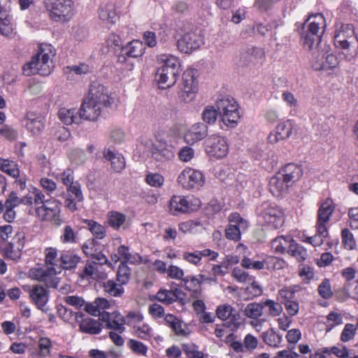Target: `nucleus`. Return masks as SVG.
<instances>
[{
    "label": "nucleus",
    "mask_w": 358,
    "mask_h": 358,
    "mask_svg": "<svg viewBox=\"0 0 358 358\" xmlns=\"http://www.w3.org/2000/svg\"><path fill=\"white\" fill-rule=\"evenodd\" d=\"M182 350L187 358H204L203 352L193 343L182 344Z\"/></svg>",
    "instance_id": "obj_45"
},
{
    "label": "nucleus",
    "mask_w": 358,
    "mask_h": 358,
    "mask_svg": "<svg viewBox=\"0 0 358 358\" xmlns=\"http://www.w3.org/2000/svg\"><path fill=\"white\" fill-rule=\"evenodd\" d=\"M342 243L347 250H353L356 247V242L353 234L348 229H344L341 231Z\"/></svg>",
    "instance_id": "obj_55"
},
{
    "label": "nucleus",
    "mask_w": 358,
    "mask_h": 358,
    "mask_svg": "<svg viewBox=\"0 0 358 358\" xmlns=\"http://www.w3.org/2000/svg\"><path fill=\"white\" fill-rule=\"evenodd\" d=\"M202 257H209L210 260H215L218 257V253L210 249L195 250L194 252H185L182 253V259L194 265H198Z\"/></svg>",
    "instance_id": "obj_22"
},
{
    "label": "nucleus",
    "mask_w": 358,
    "mask_h": 358,
    "mask_svg": "<svg viewBox=\"0 0 358 358\" xmlns=\"http://www.w3.org/2000/svg\"><path fill=\"white\" fill-rule=\"evenodd\" d=\"M79 276L82 279L92 278L94 280L105 278L106 274L104 272H99L96 262L87 261L82 270L79 271Z\"/></svg>",
    "instance_id": "obj_27"
},
{
    "label": "nucleus",
    "mask_w": 358,
    "mask_h": 358,
    "mask_svg": "<svg viewBox=\"0 0 358 358\" xmlns=\"http://www.w3.org/2000/svg\"><path fill=\"white\" fill-rule=\"evenodd\" d=\"M80 257L71 251H65L60 255V269L74 268L79 263Z\"/></svg>",
    "instance_id": "obj_34"
},
{
    "label": "nucleus",
    "mask_w": 358,
    "mask_h": 358,
    "mask_svg": "<svg viewBox=\"0 0 358 358\" xmlns=\"http://www.w3.org/2000/svg\"><path fill=\"white\" fill-rule=\"evenodd\" d=\"M326 22L321 13L310 16L302 24V44L305 49L313 51L312 67L315 71L333 69L339 64L336 55L329 46L322 48L321 38L326 28Z\"/></svg>",
    "instance_id": "obj_1"
},
{
    "label": "nucleus",
    "mask_w": 358,
    "mask_h": 358,
    "mask_svg": "<svg viewBox=\"0 0 358 358\" xmlns=\"http://www.w3.org/2000/svg\"><path fill=\"white\" fill-rule=\"evenodd\" d=\"M301 289L299 285H291L280 289L278 293V299L281 303L294 300L295 294Z\"/></svg>",
    "instance_id": "obj_39"
},
{
    "label": "nucleus",
    "mask_w": 358,
    "mask_h": 358,
    "mask_svg": "<svg viewBox=\"0 0 358 358\" xmlns=\"http://www.w3.org/2000/svg\"><path fill=\"white\" fill-rule=\"evenodd\" d=\"M208 134V127L201 122L192 125L185 133V141L189 144H194L203 139Z\"/></svg>",
    "instance_id": "obj_20"
},
{
    "label": "nucleus",
    "mask_w": 358,
    "mask_h": 358,
    "mask_svg": "<svg viewBox=\"0 0 358 358\" xmlns=\"http://www.w3.org/2000/svg\"><path fill=\"white\" fill-rule=\"evenodd\" d=\"M29 297L38 309L43 310L48 301V291L41 285H34L29 292Z\"/></svg>",
    "instance_id": "obj_21"
},
{
    "label": "nucleus",
    "mask_w": 358,
    "mask_h": 358,
    "mask_svg": "<svg viewBox=\"0 0 358 358\" xmlns=\"http://www.w3.org/2000/svg\"><path fill=\"white\" fill-rule=\"evenodd\" d=\"M159 59L163 64L157 69L155 78L161 89H167L176 83L180 63L177 57L173 55H162Z\"/></svg>",
    "instance_id": "obj_5"
},
{
    "label": "nucleus",
    "mask_w": 358,
    "mask_h": 358,
    "mask_svg": "<svg viewBox=\"0 0 358 358\" xmlns=\"http://www.w3.org/2000/svg\"><path fill=\"white\" fill-rule=\"evenodd\" d=\"M112 259L115 262L122 259V262L126 264L128 262L135 264L141 262V257L137 253H130L129 248L122 245L117 248V253L112 256Z\"/></svg>",
    "instance_id": "obj_25"
},
{
    "label": "nucleus",
    "mask_w": 358,
    "mask_h": 358,
    "mask_svg": "<svg viewBox=\"0 0 358 358\" xmlns=\"http://www.w3.org/2000/svg\"><path fill=\"white\" fill-rule=\"evenodd\" d=\"M279 172L291 185L298 181L303 176L301 166L293 163L287 164Z\"/></svg>",
    "instance_id": "obj_26"
},
{
    "label": "nucleus",
    "mask_w": 358,
    "mask_h": 358,
    "mask_svg": "<svg viewBox=\"0 0 358 358\" xmlns=\"http://www.w3.org/2000/svg\"><path fill=\"white\" fill-rule=\"evenodd\" d=\"M356 332V327L353 324L348 323L345 325L341 334L340 339L342 342H348L354 338Z\"/></svg>",
    "instance_id": "obj_56"
},
{
    "label": "nucleus",
    "mask_w": 358,
    "mask_h": 358,
    "mask_svg": "<svg viewBox=\"0 0 358 358\" xmlns=\"http://www.w3.org/2000/svg\"><path fill=\"white\" fill-rule=\"evenodd\" d=\"M196 74V72L193 69H187L182 74L178 96L186 103L193 101L198 92V80Z\"/></svg>",
    "instance_id": "obj_9"
},
{
    "label": "nucleus",
    "mask_w": 358,
    "mask_h": 358,
    "mask_svg": "<svg viewBox=\"0 0 358 358\" xmlns=\"http://www.w3.org/2000/svg\"><path fill=\"white\" fill-rule=\"evenodd\" d=\"M292 185L278 172L272 177L269 182V189L271 194L276 196H282L288 192Z\"/></svg>",
    "instance_id": "obj_19"
},
{
    "label": "nucleus",
    "mask_w": 358,
    "mask_h": 358,
    "mask_svg": "<svg viewBox=\"0 0 358 358\" xmlns=\"http://www.w3.org/2000/svg\"><path fill=\"white\" fill-rule=\"evenodd\" d=\"M243 346L246 352H252L258 347L259 339L251 334L245 336L243 340Z\"/></svg>",
    "instance_id": "obj_57"
},
{
    "label": "nucleus",
    "mask_w": 358,
    "mask_h": 358,
    "mask_svg": "<svg viewBox=\"0 0 358 358\" xmlns=\"http://www.w3.org/2000/svg\"><path fill=\"white\" fill-rule=\"evenodd\" d=\"M215 313L217 318L222 321L229 320L230 322H233L238 319V314L235 308L227 303L218 306Z\"/></svg>",
    "instance_id": "obj_31"
},
{
    "label": "nucleus",
    "mask_w": 358,
    "mask_h": 358,
    "mask_svg": "<svg viewBox=\"0 0 358 358\" xmlns=\"http://www.w3.org/2000/svg\"><path fill=\"white\" fill-rule=\"evenodd\" d=\"M264 306L259 303H250L244 309V315L252 319H257L263 314Z\"/></svg>",
    "instance_id": "obj_46"
},
{
    "label": "nucleus",
    "mask_w": 358,
    "mask_h": 358,
    "mask_svg": "<svg viewBox=\"0 0 358 358\" xmlns=\"http://www.w3.org/2000/svg\"><path fill=\"white\" fill-rule=\"evenodd\" d=\"M180 292L181 291L178 289L174 290L159 289L156 294V299L164 303L171 304L177 301Z\"/></svg>",
    "instance_id": "obj_38"
},
{
    "label": "nucleus",
    "mask_w": 358,
    "mask_h": 358,
    "mask_svg": "<svg viewBox=\"0 0 358 358\" xmlns=\"http://www.w3.org/2000/svg\"><path fill=\"white\" fill-rule=\"evenodd\" d=\"M101 320L106 322V327L107 329H114L119 334H122L125 330L126 319L118 312L103 314L101 315Z\"/></svg>",
    "instance_id": "obj_18"
},
{
    "label": "nucleus",
    "mask_w": 358,
    "mask_h": 358,
    "mask_svg": "<svg viewBox=\"0 0 358 358\" xmlns=\"http://www.w3.org/2000/svg\"><path fill=\"white\" fill-rule=\"evenodd\" d=\"M45 8L50 12V18L56 22H66L73 16L72 0H55L51 3H45Z\"/></svg>",
    "instance_id": "obj_8"
},
{
    "label": "nucleus",
    "mask_w": 358,
    "mask_h": 358,
    "mask_svg": "<svg viewBox=\"0 0 358 358\" xmlns=\"http://www.w3.org/2000/svg\"><path fill=\"white\" fill-rule=\"evenodd\" d=\"M145 180L148 185L155 187H161L164 183V178L159 173H148Z\"/></svg>",
    "instance_id": "obj_64"
},
{
    "label": "nucleus",
    "mask_w": 358,
    "mask_h": 358,
    "mask_svg": "<svg viewBox=\"0 0 358 358\" xmlns=\"http://www.w3.org/2000/svg\"><path fill=\"white\" fill-rule=\"evenodd\" d=\"M126 324L131 326L133 329L136 324H140L143 320V315L140 312L131 311L124 317Z\"/></svg>",
    "instance_id": "obj_59"
},
{
    "label": "nucleus",
    "mask_w": 358,
    "mask_h": 358,
    "mask_svg": "<svg viewBox=\"0 0 358 358\" xmlns=\"http://www.w3.org/2000/svg\"><path fill=\"white\" fill-rule=\"evenodd\" d=\"M152 155V157L157 161L169 160L174 157L173 151L166 148H155Z\"/></svg>",
    "instance_id": "obj_52"
},
{
    "label": "nucleus",
    "mask_w": 358,
    "mask_h": 358,
    "mask_svg": "<svg viewBox=\"0 0 358 358\" xmlns=\"http://www.w3.org/2000/svg\"><path fill=\"white\" fill-rule=\"evenodd\" d=\"M79 329L83 333L98 334L101 331L100 323L93 319H85L79 324Z\"/></svg>",
    "instance_id": "obj_37"
},
{
    "label": "nucleus",
    "mask_w": 358,
    "mask_h": 358,
    "mask_svg": "<svg viewBox=\"0 0 358 358\" xmlns=\"http://www.w3.org/2000/svg\"><path fill=\"white\" fill-rule=\"evenodd\" d=\"M259 216L274 229H278L284 223L282 211L275 204L266 203L262 206Z\"/></svg>",
    "instance_id": "obj_12"
},
{
    "label": "nucleus",
    "mask_w": 358,
    "mask_h": 358,
    "mask_svg": "<svg viewBox=\"0 0 358 358\" xmlns=\"http://www.w3.org/2000/svg\"><path fill=\"white\" fill-rule=\"evenodd\" d=\"M52 347L51 340L48 337H42L38 340V355L41 357H45L50 353Z\"/></svg>",
    "instance_id": "obj_53"
},
{
    "label": "nucleus",
    "mask_w": 358,
    "mask_h": 358,
    "mask_svg": "<svg viewBox=\"0 0 358 358\" xmlns=\"http://www.w3.org/2000/svg\"><path fill=\"white\" fill-rule=\"evenodd\" d=\"M294 127V123L291 120L279 123L275 127V130L268 136V142L274 144L279 141L288 138L292 135Z\"/></svg>",
    "instance_id": "obj_16"
},
{
    "label": "nucleus",
    "mask_w": 358,
    "mask_h": 358,
    "mask_svg": "<svg viewBox=\"0 0 358 358\" xmlns=\"http://www.w3.org/2000/svg\"><path fill=\"white\" fill-rule=\"evenodd\" d=\"M0 34L8 38H13L15 35L13 23L10 16L0 17Z\"/></svg>",
    "instance_id": "obj_43"
},
{
    "label": "nucleus",
    "mask_w": 358,
    "mask_h": 358,
    "mask_svg": "<svg viewBox=\"0 0 358 358\" xmlns=\"http://www.w3.org/2000/svg\"><path fill=\"white\" fill-rule=\"evenodd\" d=\"M113 103L108 90L99 83L93 82L90 85L88 96L84 99L79 110L82 119L96 121L98 117Z\"/></svg>",
    "instance_id": "obj_2"
},
{
    "label": "nucleus",
    "mask_w": 358,
    "mask_h": 358,
    "mask_svg": "<svg viewBox=\"0 0 358 358\" xmlns=\"http://www.w3.org/2000/svg\"><path fill=\"white\" fill-rule=\"evenodd\" d=\"M206 152L213 157L222 158L225 157L229 150L226 139L218 135H212L205 141Z\"/></svg>",
    "instance_id": "obj_15"
},
{
    "label": "nucleus",
    "mask_w": 358,
    "mask_h": 358,
    "mask_svg": "<svg viewBox=\"0 0 358 358\" xmlns=\"http://www.w3.org/2000/svg\"><path fill=\"white\" fill-rule=\"evenodd\" d=\"M83 222L96 238L103 239L106 236V229L99 223L91 220H85Z\"/></svg>",
    "instance_id": "obj_47"
},
{
    "label": "nucleus",
    "mask_w": 358,
    "mask_h": 358,
    "mask_svg": "<svg viewBox=\"0 0 358 358\" xmlns=\"http://www.w3.org/2000/svg\"><path fill=\"white\" fill-rule=\"evenodd\" d=\"M221 117V121L227 128H235L241 117L239 106L231 96H224L217 99L215 102Z\"/></svg>",
    "instance_id": "obj_6"
},
{
    "label": "nucleus",
    "mask_w": 358,
    "mask_h": 358,
    "mask_svg": "<svg viewBox=\"0 0 358 358\" xmlns=\"http://www.w3.org/2000/svg\"><path fill=\"white\" fill-rule=\"evenodd\" d=\"M104 158L110 162L111 168L115 172H120L125 167V160L124 157L118 153L115 152L110 149H106L103 151Z\"/></svg>",
    "instance_id": "obj_29"
},
{
    "label": "nucleus",
    "mask_w": 358,
    "mask_h": 358,
    "mask_svg": "<svg viewBox=\"0 0 358 358\" xmlns=\"http://www.w3.org/2000/svg\"><path fill=\"white\" fill-rule=\"evenodd\" d=\"M145 50L143 43L138 40H134L122 48L124 53L129 57L136 58L143 55Z\"/></svg>",
    "instance_id": "obj_36"
},
{
    "label": "nucleus",
    "mask_w": 358,
    "mask_h": 358,
    "mask_svg": "<svg viewBox=\"0 0 358 358\" xmlns=\"http://www.w3.org/2000/svg\"><path fill=\"white\" fill-rule=\"evenodd\" d=\"M45 118L41 114L29 112L27 114L26 128L32 134H38L44 129Z\"/></svg>",
    "instance_id": "obj_23"
},
{
    "label": "nucleus",
    "mask_w": 358,
    "mask_h": 358,
    "mask_svg": "<svg viewBox=\"0 0 358 358\" xmlns=\"http://www.w3.org/2000/svg\"><path fill=\"white\" fill-rule=\"evenodd\" d=\"M293 238L289 236H280L271 241V248L275 253L285 254L289 250Z\"/></svg>",
    "instance_id": "obj_33"
},
{
    "label": "nucleus",
    "mask_w": 358,
    "mask_h": 358,
    "mask_svg": "<svg viewBox=\"0 0 358 358\" xmlns=\"http://www.w3.org/2000/svg\"><path fill=\"white\" fill-rule=\"evenodd\" d=\"M61 241L64 243H73L76 242V235L69 225L65 226L64 228L63 234L61 236Z\"/></svg>",
    "instance_id": "obj_62"
},
{
    "label": "nucleus",
    "mask_w": 358,
    "mask_h": 358,
    "mask_svg": "<svg viewBox=\"0 0 358 358\" xmlns=\"http://www.w3.org/2000/svg\"><path fill=\"white\" fill-rule=\"evenodd\" d=\"M61 203L56 199H48L46 203L35 208L38 218L42 221L49 220L52 215L60 213Z\"/></svg>",
    "instance_id": "obj_17"
},
{
    "label": "nucleus",
    "mask_w": 358,
    "mask_h": 358,
    "mask_svg": "<svg viewBox=\"0 0 358 358\" xmlns=\"http://www.w3.org/2000/svg\"><path fill=\"white\" fill-rule=\"evenodd\" d=\"M45 262L46 268H33L29 271V275L33 278L45 283L48 287L57 288L59 284L57 273H61L60 257H57V250L49 248L45 250Z\"/></svg>",
    "instance_id": "obj_3"
},
{
    "label": "nucleus",
    "mask_w": 358,
    "mask_h": 358,
    "mask_svg": "<svg viewBox=\"0 0 358 358\" xmlns=\"http://www.w3.org/2000/svg\"><path fill=\"white\" fill-rule=\"evenodd\" d=\"M264 57L263 49L255 46H248L242 53L241 60L244 65L255 64Z\"/></svg>",
    "instance_id": "obj_28"
},
{
    "label": "nucleus",
    "mask_w": 358,
    "mask_h": 358,
    "mask_svg": "<svg viewBox=\"0 0 358 358\" xmlns=\"http://www.w3.org/2000/svg\"><path fill=\"white\" fill-rule=\"evenodd\" d=\"M262 338L267 345L275 348H279L282 341V335L273 328L262 332Z\"/></svg>",
    "instance_id": "obj_35"
},
{
    "label": "nucleus",
    "mask_w": 358,
    "mask_h": 358,
    "mask_svg": "<svg viewBox=\"0 0 358 358\" xmlns=\"http://www.w3.org/2000/svg\"><path fill=\"white\" fill-rule=\"evenodd\" d=\"M287 253L294 257L298 262L305 261L308 256L306 249L297 243L294 239L291 242L289 250H287Z\"/></svg>",
    "instance_id": "obj_40"
},
{
    "label": "nucleus",
    "mask_w": 358,
    "mask_h": 358,
    "mask_svg": "<svg viewBox=\"0 0 358 358\" xmlns=\"http://www.w3.org/2000/svg\"><path fill=\"white\" fill-rule=\"evenodd\" d=\"M182 285L191 292V297L193 299H200L202 296V289L201 285L202 280L196 276H187L182 279Z\"/></svg>",
    "instance_id": "obj_24"
},
{
    "label": "nucleus",
    "mask_w": 358,
    "mask_h": 358,
    "mask_svg": "<svg viewBox=\"0 0 358 358\" xmlns=\"http://www.w3.org/2000/svg\"><path fill=\"white\" fill-rule=\"evenodd\" d=\"M318 293L325 299H328L332 296L333 292L331 289L329 280L324 279L322 280L318 287Z\"/></svg>",
    "instance_id": "obj_60"
},
{
    "label": "nucleus",
    "mask_w": 358,
    "mask_h": 358,
    "mask_svg": "<svg viewBox=\"0 0 358 358\" xmlns=\"http://www.w3.org/2000/svg\"><path fill=\"white\" fill-rule=\"evenodd\" d=\"M59 120L65 124H79L82 120L79 110L76 109H68L66 108H60L58 112Z\"/></svg>",
    "instance_id": "obj_30"
},
{
    "label": "nucleus",
    "mask_w": 358,
    "mask_h": 358,
    "mask_svg": "<svg viewBox=\"0 0 358 358\" xmlns=\"http://www.w3.org/2000/svg\"><path fill=\"white\" fill-rule=\"evenodd\" d=\"M125 215L117 212H109L108 214V224L113 228L117 229L125 222Z\"/></svg>",
    "instance_id": "obj_51"
},
{
    "label": "nucleus",
    "mask_w": 358,
    "mask_h": 358,
    "mask_svg": "<svg viewBox=\"0 0 358 358\" xmlns=\"http://www.w3.org/2000/svg\"><path fill=\"white\" fill-rule=\"evenodd\" d=\"M203 43V36L200 33L190 31L185 33L178 40L177 45L180 52L190 54Z\"/></svg>",
    "instance_id": "obj_13"
},
{
    "label": "nucleus",
    "mask_w": 358,
    "mask_h": 358,
    "mask_svg": "<svg viewBox=\"0 0 358 358\" xmlns=\"http://www.w3.org/2000/svg\"><path fill=\"white\" fill-rule=\"evenodd\" d=\"M343 323V317L341 314L336 312H331L327 316V331H331L335 327Z\"/></svg>",
    "instance_id": "obj_54"
},
{
    "label": "nucleus",
    "mask_w": 358,
    "mask_h": 358,
    "mask_svg": "<svg viewBox=\"0 0 358 358\" xmlns=\"http://www.w3.org/2000/svg\"><path fill=\"white\" fill-rule=\"evenodd\" d=\"M55 55V51L51 45L42 44L36 55L24 65L23 73L27 76L36 73L43 76H48L55 67L52 61Z\"/></svg>",
    "instance_id": "obj_4"
},
{
    "label": "nucleus",
    "mask_w": 358,
    "mask_h": 358,
    "mask_svg": "<svg viewBox=\"0 0 358 358\" xmlns=\"http://www.w3.org/2000/svg\"><path fill=\"white\" fill-rule=\"evenodd\" d=\"M131 271L125 262H121L117 272V280L121 285L127 284L131 277Z\"/></svg>",
    "instance_id": "obj_48"
},
{
    "label": "nucleus",
    "mask_w": 358,
    "mask_h": 358,
    "mask_svg": "<svg viewBox=\"0 0 358 358\" xmlns=\"http://www.w3.org/2000/svg\"><path fill=\"white\" fill-rule=\"evenodd\" d=\"M129 347L135 353L140 355H145L148 351V348L141 341L130 339L128 342Z\"/></svg>",
    "instance_id": "obj_61"
},
{
    "label": "nucleus",
    "mask_w": 358,
    "mask_h": 358,
    "mask_svg": "<svg viewBox=\"0 0 358 358\" xmlns=\"http://www.w3.org/2000/svg\"><path fill=\"white\" fill-rule=\"evenodd\" d=\"M52 176L67 187L73 183V171L71 169H66L62 173H53Z\"/></svg>",
    "instance_id": "obj_58"
},
{
    "label": "nucleus",
    "mask_w": 358,
    "mask_h": 358,
    "mask_svg": "<svg viewBox=\"0 0 358 358\" xmlns=\"http://www.w3.org/2000/svg\"><path fill=\"white\" fill-rule=\"evenodd\" d=\"M218 113L217 108H215L213 106H208L201 114L202 120L208 124H213L217 120Z\"/></svg>",
    "instance_id": "obj_50"
},
{
    "label": "nucleus",
    "mask_w": 358,
    "mask_h": 358,
    "mask_svg": "<svg viewBox=\"0 0 358 358\" xmlns=\"http://www.w3.org/2000/svg\"><path fill=\"white\" fill-rule=\"evenodd\" d=\"M40 185L46 192V195L50 196L57 189V184L52 180L48 178H42L40 180Z\"/></svg>",
    "instance_id": "obj_63"
},
{
    "label": "nucleus",
    "mask_w": 358,
    "mask_h": 358,
    "mask_svg": "<svg viewBox=\"0 0 358 358\" xmlns=\"http://www.w3.org/2000/svg\"><path fill=\"white\" fill-rule=\"evenodd\" d=\"M177 181L185 189H199L205 182L202 172L191 168L185 169L178 175Z\"/></svg>",
    "instance_id": "obj_10"
},
{
    "label": "nucleus",
    "mask_w": 358,
    "mask_h": 358,
    "mask_svg": "<svg viewBox=\"0 0 358 358\" xmlns=\"http://www.w3.org/2000/svg\"><path fill=\"white\" fill-rule=\"evenodd\" d=\"M99 17L108 24H115L117 19L115 5L112 3H107L101 6L99 9Z\"/></svg>",
    "instance_id": "obj_32"
},
{
    "label": "nucleus",
    "mask_w": 358,
    "mask_h": 358,
    "mask_svg": "<svg viewBox=\"0 0 358 358\" xmlns=\"http://www.w3.org/2000/svg\"><path fill=\"white\" fill-rule=\"evenodd\" d=\"M246 229L241 228L234 224H229L225 229V236L229 240L238 241L241 238V231Z\"/></svg>",
    "instance_id": "obj_49"
},
{
    "label": "nucleus",
    "mask_w": 358,
    "mask_h": 358,
    "mask_svg": "<svg viewBox=\"0 0 358 358\" xmlns=\"http://www.w3.org/2000/svg\"><path fill=\"white\" fill-rule=\"evenodd\" d=\"M0 170L12 178H17L20 175V169L16 162L0 158Z\"/></svg>",
    "instance_id": "obj_41"
},
{
    "label": "nucleus",
    "mask_w": 358,
    "mask_h": 358,
    "mask_svg": "<svg viewBox=\"0 0 358 358\" xmlns=\"http://www.w3.org/2000/svg\"><path fill=\"white\" fill-rule=\"evenodd\" d=\"M200 206V201L188 200L187 197L174 195L169 201V212L173 215L196 210Z\"/></svg>",
    "instance_id": "obj_11"
},
{
    "label": "nucleus",
    "mask_w": 358,
    "mask_h": 358,
    "mask_svg": "<svg viewBox=\"0 0 358 358\" xmlns=\"http://www.w3.org/2000/svg\"><path fill=\"white\" fill-rule=\"evenodd\" d=\"M354 27L350 24H343L341 29L336 31L334 36L336 46L343 50L345 57L350 60L356 55V51L352 50L351 44L355 40Z\"/></svg>",
    "instance_id": "obj_7"
},
{
    "label": "nucleus",
    "mask_w": 358,
    "mask_h": 358,
    "mask_svg": "<svg viewBox=\"0 0 358 358\" xmlns=\"http://www.w3.org/2000/svg\"><path fill=\"white\" fill-rule=\"evenodd\" d=\"M133 329V334L138 338L148 341L152 336V329L147 323L136 324Z\"/></svg>",
    "instance_id": "obj_42"
},
{
    "label": "nucleus",
    "mask_w": 358,
    "mask_h": 358,
    "mask_svg": "<svg viewBox=\"0 0 358 358\" xmlns=\"http://www.w3.org/2000/svg\"><path fill=\"white\" fill-rule=\"evenodd\" d=\"M334 209L335 206L333 201L330 199H327L322 202L318 209L316 229H318L319 234L322 236H328L327 224L329 222Z\"/></svg>",
    "instance_id": "obj_14"
},
{
    "label": "nucleus",
    "mask_w": 358,
    "mask_h": 358,
    "mask_svg": "<svg viewBox=\"0 0 358 358\" xmlns=\"http://www.w3.org/2000/svg\"><path fill=\"white\" fill-rule=\"evenodd\" d=\"M104 291L112 296H121L124 293V288L121 283H116L112 280H108L103 285Z\"/></svg>",
    "instance_id": "obj_44"
}]
</instances>
